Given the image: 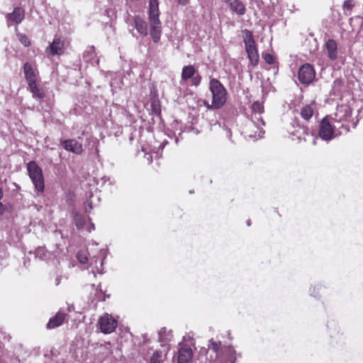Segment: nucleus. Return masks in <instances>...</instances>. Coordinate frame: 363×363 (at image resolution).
<instances>
[{
    "instance_id": "nucleus-13",
    "label": "nucleus",
    "mask_w": 363,
    "mask_h": 363,
    "mask_svg": "<svg viewBox=\"0 0 363 363\" xmlns=\"http://www.w3.org/2000/svg\"><path fill=\"white\" fill-rule=\"evenodd\" d=\"M25 13L23 9L20 7H16L12 13L6 15L8 26H10L11 24H19L24 19Z\"/></svg>"
},
{
    "instance_id": "nucleus-14",
    "label": "nucleus",
    "mask_w": 363,
    "mask_h": 363,
    "mask_svg": "<svg viewBox=\"0 0 363 363\" xmlns=\"http://www.w3.org/2000/svg\"><path fill=\"white\" fill-rule=\"evenodd\" d=\"M135 28L143 37L147 36L148 34L147 24L143 18L139 15L133 17V30Z\"/></svg>"
},
{
    "instance_id": "nucleus-15",
    "label": "nucleus",
    "mask_w": 363,
    "mask_h": 363,
    "mask_svg": "<svg viewBox=\"0 0 363 363\" xmlns=\"http://www.w3.org/2000/svg\"><path fill=\"white\" fill-rule=\"evenodd\" d=\"M65 43L60 38H55L52 43L47 48V51L52 55H62L64 52Z\"/></svg>"
},
{
    "instance_id": "nucleus-9",
    "label": "nucleus",
    "mask_w": 363,
    "mask_h": 363,
    "mask_svg": "<svg viewBox=\"0 0 363 363\" xmlns=\"http://www.w3.org/2000/svg\"><path fill=\"white\" fill-rule=\"evenodd\" d=\"M336 129L340 128L334 123L331 124L328 118L325 117L320 123L318 135L322 140L330 141L334 138Z\"/></svg>"
},
{
    "instance_id": "nucleus-11",
    "label": "nucleus",
    "mask_w": 363,
    "mask_h": 363,
    "mask_svg": "<svg viewBox=\"0 0 363 363\" xmlns=\"http://www.w3.org/2000/svg\"><path fill=\"white\" fill-rule=\"evenodd\" d=\"M99 324L101 331L104 334H110L116 330L117 321L110 315L106 314L99 318Z\"/></svg>"
},
{
    "instance_id": "nucleus-6",
    "label": "nucleus",
    "mask_w": 363,
    "mask_h": 363,
    "mask_svg": "<svg viewBox=\"0 0 363 363\" xmlns=\"http://www.w3.org/2000/svg\"><path fill=\"white\" fill-rule=\"evenodd\" d=\"M351 113L352 111L348 106H338L334 117L333 118V123L336 124L340 129H342L346 133L348 132L349 126L345 123L351 116Z\"/></svg>"
},
{
    "instance_id": "nucleus-18",
    "label": "nucleus",
    "mask_w": 363,
    "mask_h": 363,
    "mask_svg": "<svg viewBox=\"0 0 363 363\" xmlns=\"http://www.w3.org/2000/svg\"><path fill=\"white\" fill-rule=\"evenodd\" d=\"M23 72L28 84L36 82L37 75L33 66L30 62L23 65Z\"/></svg>"
},
{
    "instance_id": "nucleus-42",
    "label": "nucleus",
    "mask_w": 363,
    "mask_h": 363,
    "mask_svg": "<svg viewBox=\"0 0 363 363\" xmlns=\"http://www.w3.org/2000/svg\"><path fill=\"white\" fill-rule=\"evenodd\" d=\"M316 140H317V138H313V145H315V143H316Z\"/></svg>"
},
{
    "instance_id": "nucleus-28",
    "label": "nucleus",
    "mask_w": 363,
    "mask_h": 363,
    "mask_svg": "<svg viewBox=\"0 0 363 363\" xmlns=\"http://www.w3.org/2000/svg\"><path fill=\"white\" fill-rule=\"evenodd\" d=\"M124 20L128 25L129 32L132 34L133 36H135V33H133V21H131L130 15L128 13V12L126 13V16L124 17Z\"/></svg>"
},
{
    "instance_id": "nucleus-10",
    "label": "nucleus",
    "mask_w": 363,
    "mask_h": 363,
    "mask_svg": "<svg viewBox=\"0 0 363 363\" xmlns=\"http://www.w3.org/2000/svg\"><path fill=\"white\" fill-rule=\"evenodd\" d=\"M189 79H191L192 86H198L201 84V77L193 65H186L182 68L180 83L182 84V82H186Z\"/></svg>"
},
{
    "instance_id": "nucleus-22",
    "label": "nucleus",
    "mask_w": 363,
    "mask_h": 363,
    "mask_svg": "<svg viewBox=\"0 0 363 363\" xmlns=\"http://www.w3.org/2000/svg\"><path fill=\"white\" fill-rule=\"evenodd\" d=\"M158 340L163 346L172 340V331L167 330L166 328H163L158 332Z\"/></svg>"
},
{
    "instance_id": "nucleus-27",
    "label": "nucleus",
    "mask_w": 363,
    "mask_h": 363,
    "mask_svg": "<svg viewBox=\"0 0 363 363\" xmlns=\"http://www.w3.org/2000/svg\"><path fill=\"white\" fill-rule=\"evenodd\" d=\"M164 361V355L161 351H155L150 358V363H162Z\"/></svg>"
},
{
    "instance_id": "nucleus-44",
    "label": "nucleus",
    "mask_w": 363,
    "mask_h": 363,
    "mask_svg": "<svg viewBox=\"0 0 363 363\" xmlns=\"http://www.w3.org/2000/svg\"><path fill=\"white\" fill-rule=\"evenodd\" d=\"M167 141H165L164 143H163L162 144H161V145H160V147H161L162 148H163V147H164V145L165 144H167Z\"/></svg>"
},
{
    "instance_id": "nucleus-3",
    "label": "nucleus",
    "mask_w": 363,
    "mask_h": 363,
    "mask_svg": "<svg viewBox=\"0 0 363 363\" xmlns=\"http://www.w3.org/2000/svg\"><path fill=\"white\" fill-rule=\"evenodd\" d=\"M209 89L212 94V104H206L208 109L220 108L225 103L227 91L223 85L217 79H211L209 82Z\"/></svg>"
},
{
    "instance_id": "nucleus-7",
    "label": "nucleus",
    "mask_w": 363,
    "mask_h": 363,
    "mask_svg": "<svg viewBox=\"0 0 363 363\" xmlns=\"http://www.w3.org/2000/svg\"><path fill=\"white\" fill-rule=\"evenodd\" d=\"M289 132L291 136L296 137L298 140L303 139L304 141H307V137H313V135L310 133L306 125L304 123H301L297 118H295L291 122V129Z\"/></svg>"
},
{
    "instance_id": "nucleus-20",
    "label": "nucleus",
    "mask_w": 363,
    "mask_h": 363,
    "mask_svg": "<svg viewBox=\"0 0 363 363\" xmlns=\"http://www.w3.org/2000/svg\"><path fill=\"white\" fill-rule=\"evenodd\" d=\"M66 314L64 313H57L52 318H50L47 324V328L52 329L61 325L65 318Z\"/></svg>"
},
{
    "instance_id": "nucleus-38",
    "label": "nucleus",
    "mask_w": 363,
    "mask_h": 363,
    "mask_svg": "<svg viewBox=\"0 0 363 363\" xmlns=\"http://www.w3.org/2000/svg\"><path fill=\"white\" fill-rule=\"evenodd\" d=\"M104 183H106V182H109V184L111 185L113 183L111 182V179L110 177H102L101 179Z\"/></svg>"
},
{
    "instance_id": "nucleus-47",
    "label": "nucleus",
    "mask_w": 363,
    "mask_h": 363,
    "mask_svg": "<svg viewBox=\"0 0 363 363\" xmlns=\"http://www.w3.org/2000/svg\"><path fill=\"white\" fill-rule=\"evenodd\" d=\"M175 142H176V143H178V138H176Z\"/></svg>"
},
{
    "instance_id": "nucleus-39",
    "label": "nucleus",
    "mask_w": 363,
    "mask_h": 363,
    "mask_svg": "<svg viewBox=\"0 0 363 363\" xmlns=\"http://www.w3.org/2000/svg\"><path fill=\"white\" fill-rule=\"evenodd\" d=\"M60 281H61V277H57L56 279H55V285L56 286H58L60 284Z\"/></svg>"
},
{
    "instance_id": "nucleus-23",
    "label": "nucleus",
    "mask_w": 363,
    "mask_h": 363,
    "mask_svg": "<svg viewBox=\"0 0 363 363\" xmlns=\"http://www.w3.org/2000/svg\"><path fill=\"white\" fill-rule=\"evenodd\" d=\"M315 105L313 104H308L303 106L300 111V115L305 121H308L313 115Z\"/></svg>"
},
{
    "instance_id": "nucleus-40",
    "label": "nucleus",
    "mask_w": 363,
    "mask_h": 363,
    "mask_svg": "<svg viewBox=\"0 0 363 363\" xmlns=\"http://www.w3.org/2000/svg\"><path fill=\"white\" fill-rule=\"evenodd\" d=\"M4 212V206L1 203H0V215Z\"/></svg>"
},
{
    "instance_id": "nucleus-32",
    "label": "nucleus",
    "mask_w": 363,
    "mask_h": 363,
    "mask_svg": "<svg viewBox=\"0 0 363 363\" xmlns=\"http://www.w3.org/2000/svg\"><path fill=\"white\" fill-rule=\"evenodd\" d=\"M354 4L353 0H345L343 4V9L344 10H350L351 11L354 7Z\"/></svg>"
},
{
    "instance_id": "nucleus-17",
    "label": "nucleus",
    "mask_w": 363,
    "mask_h": 363,
    "mask_svg": "<svg viewBox=\"0 0 363 363\" xmlns=\"http://www.w3.org/2000/svg\"><path fill=\"white\" fill-rule=\"evenodd\" d=\"M325 46L327 50L328 57L329 59L332 61L337 60L338 57V51L336 41L333 39H330L325 43Z\"/></svg>"
},
{
    "instance_id": "nucleus-1",
    "label": "nucleus",
    "mask_w": 363,
    "mask_h": 363,
    "mask_svg": "<svg viewBox=\"0 0 363 363\" xmlns=\"http://www.w3.org/2000/svg\"><path fill=\"white\" fill-rule=\"evenodd\" d=\"M252 119L248 121L245 125V133L246 137L254 139L262 138L264 134L262 126L265 125L261 117V113L264 111L263 104L257 101L252 105Z\"/></svg>"
},
{
    "instance_id": "nucleus-4",
    "label": "nucleus",
    "mask_w": 363,
    "mask_h": 363,
    "mask_svg": "<svg viewBox=\"0 0 363 363\" xmlns=\"http://www.w3.org/2000/svg\"><path fill=\"white\" fill-rule=\"evenodd\" d=\"M242 33L243 34V42L245 43V50L247 53V57L252 65L256 66L259 62V57L252 32L245 29L242 30Z\"/></svg>"
},
{
    "instance_id": "nucleus-33",
    "label": "nucleus",
    "mask_w": 363,
    "mask_h": 363,
    "mask_svg": "<svg viewBox=\"0 0 363 363\" xmlns=\"http://www.w3.org/2000/svg\"><path fill=\"white\" fill-rule=\"evenodd\" d=\"M77 259L82 264H86L88 261L87 257L82 253L77 255Z\"/></svg>"
},
{
    "instance_id": "nucleus-25",
    "label": "nucleus",
    "mask_w": 363,
    "mask_h": 363,
    "mask_svg": "<svg viewBox=\"0 0 363 363\" xmlns=\"http://www.w3.org/2000/svg\"><path fill=\"white\" fill-rule=\"evenodd\" d=\"M73 220L78 229H82L85 225V218L78 212H73Z\"/></svg>"
},
{
    "instance_id": "nucleus-2",
    "label": "nucleus",
    "mask_w": 363,
    "mask_h": 363,
    "mask_svg": "<svg viewBox=\"0 0 363 363\" xmlns=\"http://www.w3.org/2000/svg\"><path fill=\"white\" fill-rule=\"evenodd\" d=\"M158 0H150L148 21L150 26V35L154 43H158L162 34V23L160 20Z\"/></svg>"
},
{
    "instance_id": "nucleus-5",
    "label": "nucleus",
    "mask_w": 363,
    "mask_h": 363,
    "mask_svg": "<svg viewBox=\"0 0 363 363\" xmlns=\"http://www.w3.org/2000/svg\"><path fill=\"white\" fill-rule=\"evenodd\" d=\"M27 170L36 191L38 193L43 192L45 183L41 168L35 162L31 161L27 164Z\"/></svg>"
},
{
    "instance_id": "nucleus-31",
    "label": "nucleus",
    "mask_w": 363,
    "mask_h": 363,
    "mask_svg": "<svg viewBox=\"0 0 363 363\" xmlns=\"http://www.w3.org/2000/svg\"><path fill=\"white\" fill-rule=\"evenodd\" d=\"M263 57H264L265 62L269 65H273L275 62L274 57L269 53L264 54L263 55Z\"/></svg>"
},
{
    "instance_id": "nucleus-26",
    "label": "nucleus",
    "mask_w": 363,
    "mask_h": 363,
    "mask_svg": "<svg viewBox=\"0 0 363 363\" xmlns=\"http://www.w3.org/2000/svg\"><path fill=\"white\" fill-rule=\"evenodd\" d=\"M208 346L209 350H211L213 352L218 354L221 349V342L220 341H215L211 339L209 340Z\"/></svg>"
},
{
    "instance_id": "nucleus-34",
    "label": "nucleus",
    "mask_w": 363,
    "mask_h": 363,
    "mask_svg": "<svg viewBox=\"0 0 363 363\" xmlns=\"http://www.w3.org/2000/svg\"><path fill=\"white\" fill-rule=\"evenodd\" d=\"M142 150L145 152V158L147 161V162L150 164L152 161V154L146 152V148L142 147Z\"/></svg>"
},
{
    "instance_id": "nucleus-41",
    "label": "nucleus",
    "mask_w": 363,
    "mask_h": 363,
    "mask_svg": "<svg viewBox=\"0 0 363 363\" xmlns=\"http://www.w3.org/2000/svg\"><path fill=\"white\" fill-rule=\"evenodd\" d=\"M94 229V225L93 223H91V227L89 228L87 230L89 232H91Z\"/></svg>"
},
{
    "instance_id": "nucleus-24",
    "label": "nucleus",
    "mask_w": 363,
    "mask_h": 363,
    "mask_svg": "<svg viewBox=\"0 0 363 363\" xmlns=\"http://www.w3.org/2000/svg\"><path fill=\"white\" fill-rule=\"evenodd\" d=\"M28 85V89L30 91V92L32 93L33 98H35L36 99H42L45 97V93L43 92V91H42L41 89H40L38 88L36 82L29 84Z\"/></svg>"
},
{
    "instance_id": "nucleus-21",
    "label": "nucleus",
    "mask_w": 363,
    "mask_h": 363,
    "mask_svg": "<svg viewBox=\"0 0 363 363\" xmlns=\"http://www.w3.org/2000/svg\"><path fill=\"white\" fill-rule=\"evenodd\" d=\"M83 58L86 62L91 63L92 65L94 64L98 65L99 62V59H96V54L94 47H89L83 54Z\"/></svg>"
},
{
    "instance_id": "nucleus-30",
    "label": "nucleus",
    "mask_w": 363,
    "mask_h": 363,
    "mask_svg": "<svg viewBox=\"0 0 363 363\" xmlns=\"http://www.w3.org/2000/svg\"><path fill=\"white\" fill-rule=\"evenodd\" d=\"M35 254L36 257L43 259L46 257V250L43 247H38L36 249Z\"/></svg>"
},
{
    "instance_id": "nucleus-8",
    "label": "nucleus",
    "mask_w": 363,
    "mask_h": 363,
    "mask_svg": "<svg viewBox=\"0 0 363 363\" xmlns=\"http://www.w3.org/2000/svg\"><path fill=\"white\" fill-rule=\"evenodd\" d=\"M297 78L302 84L308 85L312 83L315 78V71L313 67L308 63L301 65L298 68Z\"/></svg>"
},
{
    "instance_id": "nucleus-29",
    "label": "nucleus",
    "mask_w": 363,
    "mask_h": 363,
    "mask_svg": "<svg viewBox=\"0 0 363 363\" xmlns=\"http://www.w3.org/2000/svg\"><path fill=\"white\" fill-rule=\"evenodd\" d=\"M17 36L18 38L19 41L26 47H28L30 45V42L29 38L27 37L26 35L18 33L17 34Z\"/></svg>"
},
{
    "instance_id": "nucleus-45",
    "label": "nucleus",
    "mask_w": 363,
    "mask_h": 363,
    "mask_svg": "<svg viewBox=\"0 0 363 363\" xmlns=\"http://www.w3.org/2000/svg\"><path fill=\"white\" fill-rule=\"evenodd\" d=\"M247 225L250 226L251 225V220L249 219L247 220Z\"/></svg>"
},
{
    "instance_id": "nucleus-16",
    "label": "nucleus",
    "mask_w": 363,
    "mask_h": 363,
    "mask_svg": "<svg viewBox=\"0 0 363 363\" xmlns=\"http://www.w3.org/2000/svg\"><path fill=\"white\" fill-rule=\"evenodd\" d=\"M63 147L66 150L77 155L81 154L83 150L82 144L74 139L65 140Z\"/></svg>"
},
{
    "instance_id": "nucleus-43",
    "label": "nucleus",
    "mask_w": 363,
    "mask_h": 363,
    "mask_svg": "<svg viewBox=\"0 0 363 363\" xmlns=\"http://www.w3.org/2000/svg\"><path fill=\"white\" fill-rule=\"evenodd\" d=\"M223 1L225 2L226 4H229L230 2H231L233 0H222Z\"/></svg>"
},
{
    "instance_id": "nucleus-46",
    "label": "nucleus",
    "mask_w": 363,
    "mask_h": 363,
    "mask_svg": "<svg viewBox=\"0 0 363 363\" xmlns=\"http://www.w3.org/2000/svg\"><path fill=\"white\" fill-rule=\"evenodd\" d=\"M230 352H234V350L231 348H230Z\"/></svg>"
},
{
    "instance_id": "nucleus-19",
    "label": "nucleus",
    "mask_w": 363,
    "mask_h": 363,
    "mask_svg": "<svg viewBox=\"0 0 363 363\" xmlns=\"http://www.w3.org/2000/svg\"><path fill=\"white\" fill-rule=\"evenodd\" d=\"M228 5L230 11L238 16H243L246 12L245 5L240 0H233Z\"/></svg>"
},
{
    "instance_id": "nucleus-12",
    "label": "nucleus",
    "mask_w": 363,
    "mask_h": 363,
    "mask_svg": "<svg viewBox=\"0 0 363 363\" xmlns=\"http://www.w3.org/2000/svg\"><path fill=\"white\" fill-rule=\"evenodd\" d=\"M193 359V351L186 345H181L178 350V363H191Z\"/></svg>"
},
{
    "instance_id": "nucleus-36",
    "label": "nucleus",
    "mask_w": 363,
    "mask_h": 363,
    "mask_svg": "<svg viewBox=\"0 0 363 363\" xmlns=\"http://www.w3.org/2000/svg\"><path fill=\"white\" fill-rule=\"evenodd\" d=\"M179 4L186 6L189 4V0H175Z\"/></svg>"
},
{
    "instance_id": "nucleus-37",
    "label": "nucleus",
    "mask_w": 363,
    "mask_h": 363,
    "mask_svg": "<svg viewBox=\"0 0 363 363\" xmlns=\"http://www.w3.org/2000/svg\"><path fill=\"white\" fill-rule=\"evenodd\" d=\"M342 84V82L340 79H335L333 82L334 87L340 86Z\"/></svg>"
},
{
    "instance_id": "nucleus-35",
    "label": "nucleus",
    "mask_w": 363,
    "mask_h": 363,
    "mask_svg": "<svg viewBox=\"0 0 363 363\" xmlns=\"http://www.w3.org/2000/svg\"><path fill=\"white\" fill-rule=\"evenodd\" d=\"M92 205H91V202L89 201H86V202L85 203V210H86V212L87 213H89L90 211L92 209Z\"/></svg>"
}]
</instances>
